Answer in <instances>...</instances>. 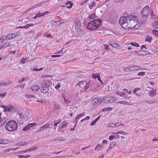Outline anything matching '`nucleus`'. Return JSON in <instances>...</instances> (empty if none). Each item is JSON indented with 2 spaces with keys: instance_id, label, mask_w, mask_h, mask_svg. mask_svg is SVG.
I'll return each instance as SVG.
<instances>
[{
  "instance_id": "obj_47",
  "label": "nucleus",
  "mask_w": 158,
  "mask_h": 158,
  "mask_svg": "<svg viewBox=\"0 0 158 158\" xmlns=\"http://www.w3.org/2000/svg\"><path fill=\"white\" fill-rule=\"evenodd\" d=\"M111 99H112V103L114 102L117 100V98L116 97L113 96H112Z\"/></svg>"
},
{
  "instance_id": "obj_51",
  "label": "nucleus",
  "mask_w": 158,
  "mask_h": 158,
  "mask_svg": "<svg viewBox=\"0 0 158 158\" xmlns=\"http://www.w3.org/2000/svg\"><path fill=\"white\" fill-rule=\"evenodd\" d=\"M55 110H59L60 109V106L58 104H55Z\"/></svg>"
},
{
  "instance_id": "obj_22",
  "label": "nucleus",
  "mask_w": 158,
  "mask_h": 158,
  "mask_svg": "<svg viewBox=\"0 0 158 158\" xmlns=\"http://www.w3.org/2000/svg\"><path fill=\"white\" fill-rule=\"evenodd\" d=\"M65 4L66 5H68L69 4H70V6H67V8H69V9H70L73 6V2H70V1H68L67 2L65 3Z\"/></svg>"
},
{
  "instance_id": "obj_50",
  "label": "nucleus",
  "mask_w": 158,
  "mask_h": 158,
  "mask_svg": "<svg viewBox=\"0 0 158 158\" xmlns=\"http://www.w3.org/2000/svg\"><path fill=\"white\" fill-rule=\"evenodd\" d=\"M145 74V73L143 72H140L138 73V76H144Z\"/></svg>"
},
{
  "instance_id": "obj_4",
  "label": "nucleus",
  "mask_w": 158,
  "mask_h": 158,
  "mask_svg": "<svg viewBox=\"0 0 158 158\" xmlns=\"http://www.w3.org/2000/svg\"><path fill=\"white\" fill-rule=\"evenodd\" d=\"M136 18L133 16L131 15L130 19L128 23L127 28L126 30L134 28L135 27Z\"/></svg>"
},
{
  "instance_id": "obj_61",
  "label": "nucleus",
  "mask_w": 158,
  "mask_h": 158,
  "mask_svg": "<svg viewBox=\"0 0 158 158\" xmlns=\"http://www.w3.org/2000/svg\"><path fill=\"white\" fill-rule=\"evenodd\" d=\"M98 76V75L97 74H94L93 76L92 77V78H93L96 79V78Z\"/></svg>"
},
{
  "instance_id": "obj_57",
  "label": "nucleus",
  "mask_w": 158,
  "mask_h": 158,
  "mask_svg": "<svg viewBox=\"0 0 158 158\" xmlns=\"http://www.w3.org/2000/svg\"><path fill=\"white\" fill-rule=\"evenodd\" d=\"M96 123V122H95L94 120L92 121L90 123V125L91 126H94L95 123Z\"/></svg>"
},
{
  "instance_id": "obj_58",
  "label": "nucleus",
  "mask_w": 158,
  "mask_h": 158,
  "mask_svg": "<svg viewBox=\"0 0 158 158\" xmlns=\"http://www.w3.org/2000/svg\"><path fill=\"white\" fill-rule=\"evenodd\" d=\"M9 109V107L6 106L4 108V112H6L7 111H8V109Z\"/></svg>"
},
{
  "instance_id": "obj_41",
  "label": "nucleus",
  "mask_w": 158,
  "mask_h": 158,
  "mask_svg": "<svg viewBox=\"0 0 158 158\" xmlns=\"http://www.w3.org/2000/svg\"><path fill=\"white\" fill-rule=\"evenodd\" d=\"M84 113H82V114L78 115L76 117V120H77V119H79L80 118L83 116V115H84Z\"/></svg>"
},
{
  "instance_id": "obj_15",
  "label": "nucleus",
  "mask_w": 158,
  "mask_h": 158,
  "mask_svg": "<svg viewBox=\"0 0 158 158\" xmlns=\"http://www.w3.org/2000/svg\"><path fill=\"white\" fill-rule=\"evenodd\" d=\"M37 149V148L36 147H33L32 148H28L26 150H23L22 151V152H27L30 151H33L34 150H35Z\"/></svg>"
},
{
  "instance_id": "obj_17",
  "label": "nucleus",
  "mask_w": 158,
  "mask_h": 158,
  "mask_svg": "<svg viewBox=\"0 0 158 158\" xmlns=\"http://www.w3.org/2000/svg\"><path fill=\"white\" fill-rule=\"evenodd\" d=\"M112 96H106L103 98V99H106L108 102L110 103H112V99H111Z\"/></svg>"
},
{
  "instance_id": "obj_35",
  "label": "nucleus",
  "mask_w": 158,
  "mask_h": 158,
  "mask_svg": "<svg viewBox=\"0 0 158 158\" xmlns=\"http://www.w3.org/2000/svg\"><path fill=\"white\" fill-rule=\"evenodd\" d=\"M117 103H119L120 104H123L130 105V104L128 102H125L124 101H119L118 102H117Z\"/></svg>"
},
{
  "instance_id": "obj_63",
  "label": "nucleus",
  "mask_w": 158,
  "mask_h": 158,
  "mask_svg": "<svg viewBox=\"0 0 158 158\" xmlns=\"http://www.w3.org/2000/svg\"><path fill=\"white\" fill-rule=\"evenodd\" d=\"M25 80L24 78L23 77L21 80H19L18 82L19 83H22Z\"/></svg>"
},
{
  "instance_id": "obj_36",
  "label": "nucleus",
  "mask_w": 158,
  "mask_h": 158,
  "mask_svg": "<svg viewBox=\"0 0 158 158\" xmlns=\"http://www.w3.org/2000/svg\"><path fill=\"white\" fill-rule=\"evenodd\" d=\"M116 144V143H114V142H111L110 143V146H109V148H110V149H112L114 145Z\"/></svg>"
},
{
  "instance_id": "obj_64",
  "label": "nucleus",
  "mask_w": 158,
  "mask_h": 158,
  "mask_svg": "<svg viewBox=\"0 0 158 158\" xmlns=\"http://www.w3.org/2000/svg\"><path fill=\"white\" fill-rule=\"evenodd\" d=\"M122 96L126 98H127V96L126 95V94L125 93H123V94L122 95Z\"/></svg>"
},
{
  "instance_id": "obj_8",
  "label": "nucleus",
  "mask_w": 158,
  "mask_h": 158,
  "mask_svg": "<svg viewBox=\"0 0 158 158\" xmlns=\"http://www.w3.org/2000/svg\"><path fill=\"white\" fill-rule=\"evenodd\" d=\"M7 120L8 118L6 117L2 118L0 119V127L3 126Z\"/></svg>"
},
{
  "instance_id": "obj_56",
  "label": "nucleus",
  "mask_w": 158,
  "mask_h": 158,
  "mask_svg": "<svg viewBox=\"0 0 158 158\" xmlns=\"http://www.w3.org/2000/svg\"><path fill=\"white\" fill-rule=\"evenodd\" d=\"M12 42H10L9 43H6L7 44V45H6V47H8L9 46H10L11 45H12Z\"/></svg>"
},
{
  "instance_id": "obj_23",
  "label": "nucleus",
  "mask_w": 158,
  "mask_h": 158,
  "mask_svg": "<svg viewBox=\"0 0 158 158\" xmlns=\"http://www.w3.org/2000/svg\"><path fill=\"white\" fill-rule=\"evenodd\" d=\"M110 43L111 44H110V45L114 48H118L119 46L118 44L114 42H112Z\"/></svg>"
},
{
  "instance_id": "obj_24",
  "label": "nucleus",
  "mask_w": 158,
  "mask_h": 158,
  "mask_svg": "<svg viewBox=\"0 0 158 158\" xmlns=\"http://www.w3.org/2000/svg\"><path fill=\"white\" fill-rule=\"evenodd\" d=\"M152 27L155 29H158V20H156L152 24Z\"/></svg>"
},
{
  "instance_id": "obj_53",
  "label": "nucleus",
  "mask_w": 158,
  "mask_h": 158,
  "mask_svg": "<svg viewBox=\"0 0 158 158\" xmlns=\"http://www.w3.org/2000/svg\"><path fill=\"white\" fill-rule=\"evenodd\" d=\"M116 93L117 95H118L120 96H122V95L123 94V93L122 92L117 91L116 92Z\"/></svg>"
},
{
  "instance_id": "obj_37",
  "label": "nucleus",
  "mask_w": 158,
  "mask_h": 158,
  "mask_svg": "<svg viewBox=\"0 0 158 158\" xmlns=\"http://www.w3.org/2000/svg\"><path fill=\"white\" fill-rule=\"evenodd\" d=\"M96 5V2H93L91 5H90L89 6V7L90 9H91L92 7H94Z\"/></svg>"
},
{
  "instance_id": "obj_38",
  "label": "nucleus",
  "mask_w": 158,
  "mask_h": 158,
  "mask_svg": "<svg viewBox=\"0 0 158 158\" xmlns=\"http://www.w3.org/2000/svg\"><path fill=\"white\" fill-rule=\"evenodd\" d=\"M95 14H92L89 17V18L90 19H93L94 18H97V16L95 15Z\"/></svg>"
},
{
  "instance_id": "obj_19",
  "label": "nucleus",
  "mask_w": 158,
  "mask_h": 158,
  "mask_svg": "<svg viewBox=\"0 0 158 158\" xmlns=\"http://www.w3.org/2000/svg\"><path fill=\"white\" fill-rule=\"evenodd\" d=\"M9 142V141L7 139H0V144H6Z\"/></svg>"
},
{
  "instance_id": "obj_16",
  "label": "nucleus",
  "mask_w": 158,
  "mask_h": 158,
  "mask_svg": "<svg viewBox=\"0 0 158 158\" xmlns=\"http://www.w3.org/2000/svg\"><path fill=\"white\" fill-rule=\"evenodd\" d=\"M45 86L48 87L50 86L52 84V82L49 80H44Z\"/></svg>"
},
{
  "instance_id": "obj_48",
  "label": "nucleus",
  "mask_w": 158,
  "mask_h": 158,
  "mask_svg": "<svg viewBox=\"0 0 158 158\" xmlns=\"http://www.w3.org/2000/svg\"><path fill=\"white\" fill-rule=\"evenodd\" d=\"M146 102L150 104H152L154 103H155L156 102V101H153V100H146Z\"/></svg>"
},
{
  "instance_id": "obj_32",
  "label": "nucleus",
  "mask_w": 158,
  "mask_h": 158,
  "mask_svg": "<svg viewBox=\"0 0 158 158\" xmlns=\"http://www.w3.org/2000/svg\"><path fill=\"white\" fill-rule=\"evenodd\" d=\"M102 147V146L100 144H98L97 146H96L95 148V150L98 151Z\"/></svg>"
},
{
  "instance_id": "obj_25",
  "label": "nucleus",
  "mask_w": 158,
  "mask_h": 158,
  "mask_svg": "<svg viewBox=\"0 0 158 158\" xmlns=\"http://www.w3.org/2000/svg\"><path fill=\"white\" fill-rule=\"evenodd\" d=\"M90 85V83L89 82H88L87 83L86 82V84L85 85H84V90L85 91H86V90L89 87Z\"/></svg>"
},
{
  "instance_id": "obj_49",
  "label": "nucleus",
  "mask_w": 158,
  "mask_h": 158,
  "mask_svg": "<svg viewBox=\"0 0 158 158\" xmlns=\"http://www.w3.org/2000/svg\"><path fill=\"white\" fill-rule=\"evenodd\" d=\"M36 125V123H30L28 124V126L30 128L33 127Z\"/></svg>"
},
{
  "instance_id": "obj_39",
  "label": "nucleus",
  "mask_w": 158,
  "mask_h": 158,
  "mask_svg": "<svg viewBox=\"0 0 158 158\" xmlns=\"http://www.w3.org/2000/svg\"><path fill=\"white\" fill-rule=\"evenodd\" d=\"M24 122V120H23L22 119H20V120H19L18 121L17 123L19 124V125H22L23 124Z\"/></svg>"
},
{
  "instance_id": "obj_40",
  "label": "nucleus",
  "mask_w": 158,
  "mask_h": 158,
  "mask_svg": "<svg viewBox=\"0 0 158 158\" xmlns=\"http://www.w3.org/2000/svg\"><path fill=\"white\" fill-rule=\"evenodd\" d=\"M152 33L158 37V31L156 30H153L152 31Z\"/></svg>"
},
{
  "instance_id": "obj_43",
  "label": "nucleus",
  "mask_w": 158,
  "mask_h": 158,
  "mask_svg": "<svg viewBox=\"0 0 158 158\" xmlns=\"http://www.w3.org/2000/svg\"><path fill=\"white\" fill-rule=\"evenodd\" d=\"M28 126V125L25 127L23 129V131H28L30 128Z\"/></svg>"
},
{
  "instance_id": "obj_46",
  "label": "nucleus",
  "mask_w": 158,
  "mask_h": 158,
  "mask_svg": "<svg viewBox=\"0 0 158 158\" xmlns=\"http://www.w3.org/2000/svg\"><path fill=\"white\" fill-rule=\"evenodd\" d=\"M39 84L41 85L42 86V87L45 86L44 80L40 81V82Z\"/></svg>"
},
{
  "instance_id": "obj_44",
  "label": "nucleus",
  "mask_w": 158,
  "mask_h": 158,
  "mask_svg": "<svg viewBox=\"0 0 158 158\" xmlns=\"http://www.w3.org/2000/svg\"><path fill=\"white\" fill-rule=\"evenodd\" d=\"M140 90V89L139 88H137L134 89L133 91V93L134 94L136 93V92Z\"/></svg>"
},
{
  "instance_id": "obj_26",
  "label": "nucleus",
  "mask_w": 158,
  "mask_h": 158,
  "mask_svg": "<svg viewBox=\"0 0 158 158\" xmlns=\"http://www.w3.org/2000/svg\"><path fill=\"white\" fill-rule=\"evenodd\" d=\"M119 125V124H118V123L115 124L113 123H110L109 124V127H115L118 126Z\"/></svg>"
},
{
  "instance_id": "obj_14",
  "label": "nucleus",
  "mask_w": 158,
  "mask_h": 158,
  "mask_svg": "<svg viewBox=\"0 0 158 158\" xmlns=\"http://www.w3.org/2000/svg\"><path fill=\"white\" fill-rule=\"evenodd\" d=\"M140 52V55L143 56H145L149 55L151 53L144 50H141Z\"/></svg>"
},
{
  "instance_id": "obj_11",
  "label": "nucleus",
  "mask_w": 158,
  "mask_h": 158,
  "mask_svg": "<svg viewBox=\"0 0 158 158\" xmlns=\"http://www.w3.org/2000/svg\"><path fill=\"white\" fill-rule=\"evenodd\" d=\"M31 89L32 91L35 92V91H38L40 89V88L39 86L32 85L31 86Z\"/></svg>"
},
{
  "instance_id": "obj_6",
  "label": "nucleus",
  "mask_w": 158,
  "mask_h": 158,
  "mask_svg": "<svg viewBox=\"0 0 158 158\" xmlns=\"http://www.w3.org/2000/svg\"><path fill=\"white\" fill-rule=\"evenodd\" d=\"M102 101L101 98H95L92 101L91 103L92 105H96L101 103Z\"/></svg>"
},
{
  "instance_id": "obj_28",
  "label": "nucleus",
  "mask_w": 158,
  "mask_h": 158,
  "mask_svg": "<svg viewBox=\"0 0 158 158\" xmlns=\"http://www.w3.org/2000/svg\"><path fill=\"white\" fill-rule=\"evenodd\" d=\"M156 94V91H155L151 90L149 93L150 97H153Z\"/></svg>"
},
{
  "instance_id": "obj_20",
  "label": "nucleus",
  "mask_w": 158,
  "mask_h": 158,
  "mask_svg": "<svg viewBox=\"0 0 158 158\" xmlns=\"http://www.w3.org/2000/svg\"><path fill=\"white\" fill-rule=\"evenodd\" d=\"M86 84V81H80L79 83L77 84V85H79L80 87H83Z\"/></svg>"
},
{
  "instance_id": "obj_21",
  "label": "nucleus",
  "mask_w": 158,
  "mask_h": 158,
  "mask_svg": "<svg viewBox=\"0 0 158 158\" xmlns=\"http://www.w3.org/2000/svg\"><path fill=\"white\" fill-rule=\"evenodd\" d=\"M69 125V123L68 122L67 123H63L62 124L61 127L60 128V130H59L60 131H61L62 132H64V130L63 131H61V130L64 128L65 127Z\"/></svg>"
},
{
  "instance_id": "obj_55",
  "label": "nucleus",
  "mask_w": 158,
  "mask_h": 158,
  "mask_svg": "<svg viewBox=\"0 0 158 158\" xmlns=\"http://www.w3.org/2000/svg\"><path fill=\"white\" fill-rule=\"evenodd\" d=\"M120 134H123L124 135H127V133L123 131H120Z\"/></svg>"
},
{
  "instance_id": "obj_9",
  "label": "nucleus",
  "mask_w": 158,
  "mask_h": 158,
  "mask_svg": "<svg viewBox=\"0 0 158 158\" xmlns=\"http://www.w3.org/2000/svg\"><path fill=\"white\" fill-rule=\"evenodd\" d=\"M141 15L143 18H146L149 15V11L146 10H142L141 13Z\"/></svg>"
},
{
  "instance_id": "obj_2",
  "label": "nucleus",
  "mask_w": 158,
  "mask_h": 158,
  "mask_svg": "<svg viewBox=\"0 0 158 158\" xmlns=\"http://www.w3.org/2000/svg\"><path fill=\"white\" fill-rule=\"evenodd\" d=\"M5 129L9 131H13L16 130L18 128V126L16 122L13 120L9 121L5 126Z\"/></svg>"
},
{
  "instance_id": "obj_5",
  "label": "nucleus",
  "mask_w": 158,
  "mask_h": 158,
  "mask_svg": "<svg viewBox=\"0 0 158 158\" xmlns=\"http://www.w3.org/2000/svg\"><path fill=\"white\" fill-rule=\"evenodd\" d=\"M20 33L19 32L15 33L13 34H8L6 37L7 40L8 41L20 35Z\"/></svg>"
},
{
  "instance_id": "obj_18",
  "label": "nucleus",
  "mask_w": 158,
  "mask_h": 158,
  "mask_svg": "<svg viewBox=\"0 0 158 158\" xmlns=\"http://www.w3.org/2000/svg\"><path fill=\"white\" fill-rule=\"evenodd\" d=\"M49 126V124L48 123L46 124L44 126H42L39 129V131H41L45 130L46 129L48 128Z\"/></svg>"
},
{
  "instance_id": "obj_3",
  "label": "nucleus",
  "mask_w": 158,
  "mask_h": 158,
  "mask_svg": "<svg viewBox=\"0 0 158 158\" xmlns=\"http://www.w3.org/2000/svg\"><path fill=\"white\" fill-rule=\"evenodd\" d=\"M131 15L121 16L119 20V23L122 27L125 29L127 28L128 23L130 19Z\"/></svg>"
},
{
  "instance_id": "obj_12",
  "label": "nucleus",
  "mask_w": 158,
  "mask_h": 158,
  "mask_svg": "<svg viewBox=\"0 0 158 158\" xmlns=\"http://www.w3.org/2000/svg\"><path fill=\"white\" fill-rule=\"evenodd\" d=\"M77 33L79 35H83L85 33V31L83 29L79 28L77 31Z\"/></svg>"
},
{
  "instance_id": "obj_34",
  "label": "nucleus",
  "mask_w": 158,
  "mask_h": 158,
  "mask_svg": "<svg viewBox=\"0 0 158 158\" xmlns=\"http://www.w3.org/2000/svg\"><path fill=\"white\" fill-rule=\"evenodd\" d=\"M18 114L19 115V116L20 117V118L23 120H24L25 117L23 114L22 113H18Z\"/></svg>"
},
{
  "instance_id": "obj_54",
  "label": "nucleus",
  "mask_w": 158,
  "mask_h": 158,
  "mask_svg": "<svg viewBox=\"0 0 158 158\" xmlns=\"http://www.w3.org/2000/svg\"><path fill=\"white\" fill-rule=\"evenodd\" d=\"M12 82V81L10 80L6 82V86L10 84Z\"/></svg>"
},
{
  "instance_id": "obj_33",
  "label": "nucleus",
  "mask_w": 158,
  "mask_h": 158,
  "mask_svg": "<svg viewBox=\"0 0 158 158\" xmlns=\"http://www.w3.org/2000/svg\"><path fill=\"white\" fill-rule=\"evenodd\" d=\"M130 44L132 46H135V47H138L139 46V44L138 43H134L133 42H131V43Z\"/></svg>"
},
{
  "instance_id": "obj_13",
  "label": "nucleus",
  "mask_w": 158,
  "mask_h": 158,
  "mask_svg": "<svg viewBox=\"0 0 158 158\" xmlns=\"http://www.w3.org/2000/svg\"><path fill=\"white\" fill-rule=\"evenodd\" d=\"M75 23V26L76 28H78L81 27V23L78 20H75L74 21Z\"/></svg>"
},
{
  "instance_id": "obj_42",
  "label": "nucleus",
  "mask_w": 158,
  "mask_h": 158,
  "mask_svg": "<svg viewBox=\"0 0 158 158\" xmlns=\"http://www.w3.org/2000/svg\"><path fill=\"white\" fill-rule=\"evenodd\" d=\"M7 43H5L3 44L2 45L0 46V50L1 49L3 48H5L6 47V45Z\"/></svg>"
},
{
  "instance_id": "obj_7",
  "label": "nucleus",
  "mask_w": 158,
  "mask_h": 158,
  "mask_svg": "<svg viewBox=\"0 0 158 158\" xmlns=\"http://www.w3.org/2000/svg\"><path fill=\"white\" fill-rule=\"evenodd\" d=\"M126 70L128 69L130 71H134L135 70H141V68L137 66H132L127 67L125 69Z\"/></svg>"
},
{
  "instance_id": "obj_52",
  "label": "nucleus",
  "mask_w": 158,
  "mask_h": 158,
  "mask_svg": "<svg viewBox=\"0 0 158 158\" xmlns=\"http://www.w3.org/2000/svg\"><path fill=\"white\" fill-rule=\"evenodd\" d=\"M115 136L114 135H111L109 137V139L110 140H112L113 139L115 138Z\"/></svg>"
},
{
  "instance_id": "obj_10",
  "label": "nucleus",
  "mask_w": 158,
  "mask_h": 158,
  "mask_svg": "<svg viewBox=\"0 0 158 158\" xmlns=\"http://www.w3.org/2000/svg\"><path fill=\"white\" fill-rule=\"evenodd\" d=\"M40 91L43 93H46L49 90L48 87L46 86L41 87L40 88Z\"/></svg>"
},
{
  "instance_id": "obj_60",
  "label": "nucleus",
  "mask_w": 158,
  "mask_h": 158,
  "mask_svg": "<svg viewBox=\"0 0 158 158\" xmlns=\"http://www.w3.org/2000/svg\"><path fill=\"white\" fill-rule=\"evenodd\" d=\"M76 139H71L70 141V143H73L75 141H76Z\"/></svg>"
},
{
  "instance_id": "obj_62",
  "label": "nucleus",
  "mask_w": 158,
  "mask_h": 158,
  "mask_svg": "<svg viewBox=\"0 0 158 158\" xmlns=\"http://www.w3.org/2000/svg\"><path fill=\"white\" fill-rule=\"evenodd\" d=\"M60 87V84H58L57 85H56L55 87V89H59Z\"/></svg>"
},
{
  "instance_id": "obj_27",
  "label": "nucleus",
  "mask_w": 158,
  "mask_h": 158,
  "mask_svg": "<svg viewBox=\"0 0 158 158\" xmlns=\"http://www.w3.org/2000/svg\"><path fill=\"white\" fill-rule=\"evenodd\" d=\"M112 110V108L111 107H106L104 108L102 110V111L103 112L105 111H110Z\"/></svg>"
},
{
  "instance_id": "obj_30",
  "label": "nucleus",
  "mask_w": 158,
  "mask_h": 158,
  "mask_svg": "<svg viewBox=\"0 0 158 158\" xmlns=\"http://www.w3.org/2000/svg\"><path fill=\"white\" fill-rule=\"evenodd\" d=\"M9 109H8V112H10L14 111L15 110V108L14 106L12 105H11L10 106L9 105Z\"/></svg>"
},
{
  "instance_id": "obj_45",
  "label": "nucleus",
  "mask_w": 158,
  "mask_h": 158,
  "mask_svg": "<svg viewBox=\"0 0 158 158\" xmlns=\"http://www.w3.org/2000/svg\"><path fill=\"white\" fill-rule=\"evenodd\" d=\"M149 7L148 6H146L145 7H144L142 10H146V11H149Z\"/></svg>"
},
{
  "instance_id": "obj_29",
  "label": "nucleus",
  "mask_w": 158,
  "mask_h": 158,
  "mask_svg": "<svg viewBox=\"0 0 158 158\" xmlns=\"http://www.w3.org/2000/svg\"><path fill=\"white\" fill-rule=\"evenodd\" d=\"M27 144V142H19L17 143V145L19 146H25Z\"/></svg>"
},
{
  "instance_id": "obj_31",
  "label": "nucleus",
  "mask_w": 158,
  "mask_h": 158,
  "mask_svg": "<svg viewBox=\"0 0 158 158\" xmlns=\"http://www.w3.org/2000/svg\"><path fill=\"white\" fill-rule=\"evenodd\" d=\"M152 37H150L148 35L146 37L145 41H148L149 42H151L152 40Z\"/></svg>"
},
{
  "instance_id": "obj_1",
  "label": "nucleus",
  "mask_w": 158,
  "mask_h": 158,
  "mask_svg": "<svg viewBox=\"0 0 158 158\" xmlns=\"http://www.w3.org/2000/svg\"><path fill=\"white\" fill-rule=\"evenodd\" d=\"M102 23L101 19H94L88 23L87 28L91 30H95L98 28Z\"/></svg>"
},
{
  "instance_id": "obj_59",
  "label": "nucleus",
  "mask_w": 158,
  "mask_h": 158,
  "mask_svg": "<svg viewBox=\"0 0 158 158\" xmlns=\"http://www.w3.org/2000/svg\"><path fill=\"white\" fill-rule=\"evenodd\" d=\"M12 150V149H9V148L7 149H6L4 150V152L5 153L8 152H9L10 150Z\"/></svg>"
}]
</instances>
